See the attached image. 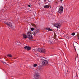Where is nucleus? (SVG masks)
I'll use <instances>...</instances> for the list:
<instances>
[{
  "label": "nucleus",
  "mask_w": 79,
  "mask_h": 79,
  "mask_svg": "<svg viewBox=\"0 0 79 79\" xmlns=\"http://www.w3.org/2000/svg\"><path fill=\"white\" fill-rule=\"evenodd\" d=\"M5 23L8 26H9V27L11 28V29H13V26L12 25V24H11V23L5 22Z\"/></svg>",
  "instance_id": "nucleus-1"
},
{
  "label": "nucleus",
  "mask_w": 79,
  "mask_h": 79,
  "mask_svg": "<svg viewBox=\"0 0 79 79\" xmlns=\"http://www.w3.org/2000/svg\"><path fill=\"white\" fill-rule=\"evenodd\" d=\"M38 51L40 53H45V49L42 48H39L38 49Z\"/></svg>",
  "instance_id": "nucleus-2"
},
{
  "label": "nucleus",
  "mask_w": 79,
  "mask_h": 79,
  "mask_svg": "<svg viewBox=\"0 0 79 79\" xmlns=\"http://www.w3.org/2000/svg\"><path fill=\"white\" fill-rule=\"evenodd\" d=\"M63 7L61 6L59 9L58 12L60 14H61L63 13Z\"/></svg>",
  "instance_id": "nucleus-3"
},
{
  "label": "nucleus",
  "mask_w": 79,
  "mask_h": 79,
  "mask_svg": "<svg viewBox=\"0 0 79 79\" xmlns=\"http://www.w3.org/2000/svg\"><path fill=\"white\" fill-rule=\"evenodd\" d=\"M54 26L56 27H57L58 29H59L60 27H61V24L59 23H56L55 24Z\"/></svg>",
  "instance_id": "nucleus-4"
},
{
  "label": "nucleus",
  "mask_w": 79,
  "mask_h": 79,
  "mask_svg": "<svg viewBox=\"0 0 79 79\" xmlns=\"http://www.w3.org/2000/svg\"><path fill=\"white\" fill-rule=\"evenodd\" d=\"M27 35L29 39H33V37H32V35L31 33L28 32L27 33Z\"/></svg>",
  "instance_id": "nucleus-5"
},
{
  "label": "nucleus",
  "mask_w": 79,
  "mask_h": 79,
  "mask_svg": "<svg viewBox=\"0 0 79 79\" xmlns=\"http://www.w3.org/2000/svg\"><path fill=\"white\" fill-rule=\"evenodd\" d=\"M42 64L43 65H44V66H45L46 65H47L48 64V61L47 60H43L42 61Z\"/></svg>",
  "instance_id": "nucleus-6"
},
{
  "label": "nucleus",
  "mask_w": 79,
  "mask_h": 79,
  "mask_svg": "<svg viewBox=\"0 0 79 79\" xmlns=\"http://www.w3.org/2000/svg\"><path fill=\"white\" fill-rule=\"evenodd\" d=\"M34 76L35 77H38V76H39V73H35L34 74Z\"/></svg>",
  "instance_id": "nucleus-7"
},
{
  "label": "nucleus",
  "mask_w": 79,
  "mask_h": 79,
  "mask_svg": "<svg viewBox=\"0 0 79 79\" xmlns=\"http://www.w3.org/2000/svg\"><path fill=\"white\" fill-rule=\"evenodd\" d=\"M23 38H24V39H26L27 37V35H25V34H23Z\"/></svg>",
  "instance_id": "nucleus-8"
},
{
  "label": "nucleus",
  "mask_w": 79,
  "mask_h": 79,
  "mask_svg": "<svg viewBox=\"0 0 79 79\" xmlns=\"http://www.w3.org/2000/svg\"><path fill=\"white\" fill-rule=\"evenodd\" d=\"M44 8H49V6L48 5H46L44 6Z\"/></svg>",
  "instance_id": "nucleus-9"
},
{
  "label": "nucleus",
  "mask_w": 79,
  "mask_h": 79,
  "mask_svg": "<svg viewBox=\"0 0 79 79\" xmlns=\"http://www.w3.org/2000/svg\"><path fill=\"white\" fill-rule=\"evenodd\" d=\"M46 30H47L48 31H52V29H51L50 28H46Z\"/></svg>",
  "instance_id": "nucleus-10"
},
{
  "label": "nucleus",
  "mask_w": 79,
  "mask_h": 79,
  "mask_svg": "<svg viewBox=\"0 0 79 79\" xmlns=\"http://www.w3.org/2000/svg\"><path fill=\"white\" fill-rule=\"evenodd\" d=\"M15 45H20V44H21V43H20L18 42H16L15 43Z\"/></svg>",
  "instance_id": "nucleus-11"
},
{
  "label": "nucleus",
  "mask_w": 79,
  "mask_h": 79,
  "mask_svg": "<svg viewBox=\"0 0 79 79\" xmlns=\"http://www.w3.org/2000/svg\"><path fill=\"white\" fill-rule=\"evenodd\" d=\"M36 33H39L40 32L39 30V29H36Z\"/></svg>",
  "instance_id": "nucleus-12"
},
{
  "label": "nucleus",
  "mask_w": 79,
  "mask_h": 79,
  "mask_svg": "<svg viewBox=\"0 0 79 79\" xmlns=\"http://www.w3.org/2000/svg\"><path fill=\"white\" fill-rule=\"evenodd\" d=\"M31 49V47H29V46H28V47L27 48V50H30Z\"/></svg>",
  "instance_id": "nucleus-13"
},
{
  "label": "nucleus",
  "mask_w": 79,
  "mask_h": 79,
  "mask_svg": "<svg viewBox=\"0 0 79 79\" xmlns=\"http://www.w3.org/2000/svg\"><path fill=\"white\" fill-rule=\"evenodd\" d=\"M29 68H31V69H34V66L32 65L29 66Z\"/></svg>",
  "instance_id": "nucleus-14"
},
{
  "label": "nucleus",
  "mask_w": 79,
  "mask_h": 79,
  "mask_svg": "<svg viewBox=\"0 0 79 79\" xmlns=\"http://www.w3.org/2000/svg\"><path fill=\"white\" fill-rule=\"evenodd\" d=\"M33 67L34 68V67H36V66H37V64H35L33 65Z\"/></svg>",
  "instance_id": "nucleus-15"
},
{
  "label": "nucleus",
  "mask_w": 79,
  "mask_h": 79,
  "mask_svg": "<svg viewBox=\"0 0 79 79\" xmlns=\"http://www.w3.org/2000/svg\"><path fill=\"white\" fill-rule=\"evenodd\" d=\"M7 56H9V57H12V55H11V54H8L7 55Z\"/></svg>",
  "instance_id": "nucleus-16"
},
{
  "label": "nucleus",
  "mask_w": 79,
  "mask_h": 79,
  "mask_svg": "<svg viewBox=\"0 0 79 79\" xmlns=\"http://www.w3.org/2000/svg\"><path fill=\"white\" fill-rule=\"evenodd\" d=\"M41 60H44L45 58L44 57H41Z\"/></svg>",
  "instance_id": "nucleus-17"
},
{
  "label": "nucleus",
  "mask_w": 79,
  "mask_h": 79,
  "mask_svg": "<svg viewBox=\"0 0 79 79\" xmlns=\"http://www.w3.org/2000/svg\"><path fill=\"white\" fill-rule=\"evenodd\" d=\"M28 47V46H25L24 47V48H25V49H27Z\"/></svg>",
  "instance_id": "nucleus-18"
},
{
  "label": "nucleus",
  "mask_w": 79,
  "mask_h": 79,
  "mask_svg": "<svg viewBox=\"0 0 79 79\" xmlns=\"http://www.w3.org/2000/svg\"><path fill=\"white\" fill-rule=\"evenodd\" d=\"M72 35H73V36H74V35H75V33H73L71 34Z\"/></svg>",
  "instance_id": "nucleus-19"
},
{
  "label": "nucleus",
  "mask_w": 79,
  "mask_h": 79,
  "mask_svg": "<svg viewBox=\"0 0 79 79\" xmlns=\"http://www.w3.org/2000/svg\"><path fill=\"white\" fill-rule=\"evenodd\" d=\"M36 34H37L36 33H34L33 34V35H34V36H35V35H36Z\"/></svg>",
  "instance_id": "nucleus-20"
},
{
  "label": "nucleus",
  "mask_w": 79,
  "mask_h": 79,
  "mask_svg": "<svg viewBox=\"0 0 79 79\" xmlns=\"http://www.w3.org/2000/svg\"><path fill=\"white\" fill-rule=\"evenodd\" d=\"M2 63H3V64H5V63H6L3 61H2Z\"/></svg>",
  "instance_id": "nucleus-21"
},
{
  "label": "nucleus",
  "mask_w": 79,
  "mask_h": 79,
  "mask_svg": "<svg viewBox=\"0 0 79 79\" xmlns=\"http://www.w3.org/2000/svg\"><path fill=\"white\" fill-rule=\"evenodd\" d=\"M34 28H31V31H34Z\"/></svg>",
  "instance_id": "nucleus-22"
},
{
  "label": "nucleus",
  "mask_w": 79,
  "mask_h": 79,
  "mask_svg": "<svg viewBox=\"0 0 79 79\" xmlns=\"http://www.w3.org/2000/svg\"><path fill=\"white\" fill-rule=\"evenodd\" d=\"M49 43H50V44H52V42H51V41H49Z\"/></svg>",
  "instance_id": "nucleus-23"
},
{
  "label": "nucleus",
  "mask_w": 79,
  "mask_h": 79,
  "mask_svg": "<svg viewBox=\"0 0 79 79\" xmlns=\"http://www.w3.org/2000/svg\"><path fill=\"white\" fill-rule=\"evenodd\" d=\"M28 7H30L31 6L30 5H28Z\"/></svg>",
  "instance_id": "nucleus-24"
},
{
  "label": "nucleus",
  "mask_w": 79,
  "mask_h": 79,
  "mask_svg": "<svg viewBox=\"0 0 79 79\" xmlns=\"http://www.w3.org/2000/svg\"><path fill=\"white\" fill-rule=\"evenodd\" d=\"M5 64H6V65H8V64H7L6 63H5Z\"/></svg>",
  "instance_id": "nucleus-25"
},
{
  "label": "nucleus",
  "mask_w": 79,
  "mask_h": 79,
  "mask_svg": "<svg viewBox=\"0 0 79 79\" xmlns=\"http://www.w3.org/2000/svg\"><path fill=\"white\" fill-rule=\"evenodd\" d=\"M60 1H61V2H62L63 1V0H60Z\"/></svg>",
  "instance_id": "nucleus-26"
},
{
  "label": "nucleus",
  "mask_w": 79,
  "mask_h": 79,
  "mask_svg": "<svg viewBox=\"0 0 79 79\" xmlns=\"http://www.w3.org/2000/svg\"><path fill=\"white\" fill-rule=\"evenodd\" d=\"M78 39H79V36H78Z\"/></svg>",
  "instance_id": "nucleus-27"
}]
</instances>
